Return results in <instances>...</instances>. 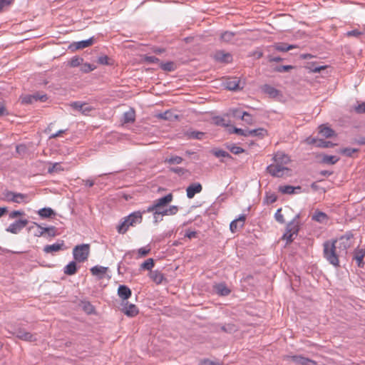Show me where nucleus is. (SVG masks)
<instances>
[{"mask_svg": "<svg viewBox=\"0 0 365 365\" xmlns=\"http://www.w3.org/2000/svg\"><path fill=\"white\" fill-rule=\"evenodd\" d=\"M213 154L217 158H232V156L230 155L229 153H227V152H226L225 150H215V151H213Z\"/></svg>", "mask_w": 365, "mask_h": 365, "instance_id": "864d4df0", "label": "nucleus"}, {"mask_svg": "<svg viewBox=\"0 0 365 365\" xmlns=\"http://www.w3.org/2000/svg\"><path fill=\"white\" fill-rule=\"evenodd\" d=\"M131 290L126 285H120L118 288V294L123 300H126L131 296Z\"/></svg>", "mask_w": 365, "mask_h": 365, "instance_id": "b1692460", "label": "nucleus"}, {"mask_svg": "<svg viewBox=\"0 0 365 365\" xmlns=\"http://www.w3.org/2000/svg\"><path fill=\"white\" fill-rule=\"evenodd\" d=\"M122 312L126 316L133 317L138 314V309L135 304L125 302L123 304Z\"/></svg>", "mask_w": 365, "mask_h": 365, "instance_id": "2eb2a0df", "label": "nucleus"}, {"mask_svg": "<svg viewBox=\"0 0 365 365\" xmlns=\"http://www.w3.org/2000/svg\"><path fill=\"white\" fill-rule=\"evenodd\" d=\"M38 214L42 218H48L56 215L54 210L51 207H43L38 211Z\"/></svg>", "mask_w": 365, "mask_h": 365, "instance_id": "473e14b6", "label": "nucleus"}, {"mask_svg": "<svg viewBox=\"0 0 365 365\" xmlns=\"http://www.w3.org/2000/svg\"><path fill=\"white\" fill-rule=\"evenodd\" d=\"M343 256L344 255L339 252L336 241L327 240L323 243V257L334 267L340 266L339 257Z\"/></svg>", "mask_w": 365, "mask_h": 365, "instance_id": "f257e3e1", "label": "nucleus"}, {"mask_svg": "<svg viewBox=\"0 0 365 365\" xmlns=\"http://www.w3.org/2000/svg\"><path fill=\"white\" fill-rule=\"evenodd\" d=\"M150 252V249L148 247H141L138 249V253L140 257H145L148 255Z\"/></svg>", "mask_w": 365, "mask_h": 365, "instance_id": "338daca9", "label": "nucleus"}, {"mask_svg": "<svg viewBox=\"0 0 365 365\" xmlns=\"http://www.w3.org/2000/svg\"><path fill=\"white\" fill-rule=\"evenodd\" d=\"M61 170H63V168H61L60 163H55L51 164V166L48 168V173H58Z\"/></svg>", "mask_w": 365, "mask_h": 365, "instance_id": "603ef678", "label": "nucleus"}, {"mask_svg": "<svg viewBox=\"0 0 365 365\" xmlns=\"http://www.w3.org/2000/svg\"><path fill=\"white\" fill-rule=\"evenodd\" d=\"M358 152V149L352 148H345L340 150L339 153L347 157H352L353 154Z\"/></svg>", "mask_w": 365, "mask_h": 365, "instance_id": "c03bdc74", "label": "nucleus"}, {"mask_svg": "<svg viewBox=\"0 0 365 365\" xmlns=\"http://www.w3.org/2000/svg\"><path fill=\"white\" fill-rule=\"evenodd\" d=\"M249 129L244 130L242 128H234L233 133L244 137H248Z\"/></svg>", "mask_w": 365, "mask_h": 365, "instance_id": "e2e57ef3", "label": "nucleus"}, {"mask_svg": "<svg viewBox=\"0 0 365 365\" xmlns=\"http://www.w3.org/2000/svg\"><path fill=\"white\" fill-rule=\"evenodd\" d=\"M150 278L156 283L160 284L164 279L163 274L159 271H153L150 273Z\"/></svg>", "mask_w": 365, "mask_h": 365, "instance_id": "4c0bfd02", "label": "nucleus"}, {"mask_svg": "<svg viewBox=\"0 0 365 365\" xmlns=\"http://www.w3.org/2000/svg\"><path fill=\"white\" fill-rule=\"evenodd\" d=\"M71 106L80 112L83 115H88V113L93 110V108L89 106L86 103H81L80 101H76L71 103Z\"/></svg>", "mask_w": 365, "mask_h": 365, "instance_id": "9d476101", "label": "nucleus"}, {"mask_svg": "<svg viewBox=\"0 0 365 365\" xmlns=\"http://www.w3.org/2000/svg\"><path fill=\"white\" fill-rule=\"evenodd\" d=\"M309 143L315 144L318 148H331L334 146V143L330 141L322 140V139H312Z\"/></svg>", "mask_w": 365, "mask_h": 365, "instance_id": "c756f323", "label": "nucleus"}, {"mask_svg": "<svg viewBox=\"0 0 365 365\" xmlns=\"http://www.w3.org/2000/svg\"><path fill=\"white\" fill-rule=\"evenodd\" d=\"M160 67L164 71H173L176 69V66L173 61H168L166 63H160Z\"/></svg>", "mask_w": 365, "mask_h": 365, "instance_id": "ea45409f", "label": "nucleus"}, {"mask_svg": "<svg viewBox=\"0 0 365 365\" xmlns=\"http://www.w3.org/2000/svg\"><path fill=\"white\" fill-rule=\"evenodd\" d=\"M267 134V132L265 129L259 128L253 130H249L248 131V137L249 136H258V137H264Z\"/></svg>", "mask_w": 365, "mask_h": 365, "instance_id": "c9c22d12", "label": "nucleus"}, {"mask_svg": "<svg viewBox=\"0 0 365 365\" xmlns=\"http://www.w3.org/2000/svg\"><path fill=\"white\" fill-rule=\"evenodd\" d=\"M108 267L96 265L91 268L90 271L93 276L98 277V279L104 278Z\"/></svg>", "mask_w": 365, "mask_h": 365, "instance_id": "6ab92c4d", "label": "nucleus"}, {"mask_svg": "<svg viewBox=\"0 0 365 365\" xmlns=\"http://www.w3.org/2000/svg\"><path fill=\"white\" fill-rule=\"evenodd\" d=\"M154 267V260L152 258H149L146 259L144 262H143L140 265V268L145 270H151V269Z\"/></svg>", "mask_w": 365, "mask_h": 365, "instance_id": "37998d69", "label": "nucleus"}, {"mask_svg": "<svg viewBox=\"0 0 365 365\" xmlns=\"http://www.w3.org/2000/svg\"><path fill=\"white\" fill-rule=\"evenodd\" d=\"M216 61L222 63H230L232 60V57L230 53H225L222 51H218L215 54Z\"/></svg>", "mask_w": 365, "mask_h": 365, "instance_id": "412c9836", "label": "nucleus"}, {"mask_svg": "<svg viewBox=\"0 0 365 365\" xmlns=\"http://www.w3.org/2000/svg\"><path fill=\"white\" fill-rule=\"evenodd\" d=\"M365 256V249H357L354 252V259L356 261L359 267L364 266L363 259Z\"/></svg>", "mask_w": 365, "mask_h": 365, "instance_id": "cd10ccee", "label": "nucleus"}, {"mask_svg": "<svg viewBox=\"0 0 365 365\" xmlns=\"http://www.w3.org/2000/svg\"><path fill=\"white\" fill-rule=\"evenodd\" d=\"M142 220V212L140 211L133 212L123 218V221L117 227V230L120 234H125L130 226L133 227L140 224Z\"/></svg>", "mask_w": 365, "mask_h": 365, "instance_id": "f03ea898", "label": "nucleus"}, {"mask_svg": "<svg viewBox=\"0 0 365 365\" xmlns=\"http://www.w3.org/2000/svg\"><path fill=\"white\" fill-rule=\"evenodd\" d=\"M294 236H295L294 234H292V232H288L287 230H286L282 238L286 240L287 244H289L293 241Z\"/></svg>", "mask_w": 365, "mask_h": 365, "instance_id": "bf43d9fd", "label": "nucleus"}, {"mask_svg": "<svg viewBox=\"0 0 365 365\" xmlns=\"http://www.w3.org/2000/svg\"><path fill=\"white\" fill-rule=\"evenodd\" d=\"M173 196L171 193H169L159 199H157L154 201L155 206L160 209V210H163L165 209V207L172 202Z\"/></svg>", "mask_w": 365, "mask_h": 365, "instance_id": "9b49d317", "label": "nucleus"}, {"mask_svg": "<svg viewBox=\"0 0 365 365\" xmlns=\"http://www.w3.org/2000/svg\"><path fill=\"white\" fill-rule=\"evenodd\" d=\"M319 133L325 138H330L334 135V131L329 127L321 125L319 126Z\"/></svg>", "mask_w": 365, "mask_h": 365, "instance_id": "f704fd0d", "label": "nucleus"}, {"mask_svg": "<svg viewBox=\"0 0 365 365\" xmlns=\"http://www.w3.org/2000/svg\"><path fill=\"white\" fill-rule=\"evenodd\" d=\"M163 216H164L163 215V210H157L155 212H154L153 213V218H154V222L155 223H158V222L163 220Z\"/></svg>", "mask_w": 365, "mask_h": 365, "instance_id": "0e129e2a", "label": "nucleus"}, {"mask_svg": "<svg viewBox=\"0 0 365 365\" xmlns=\"http://www.w3.org/2000/svg\"><path fill=\"white\" fill-rule=\"evenodd\" d=\"M299 214H297L294 216L291 222H289L286 227V230L288 232H292L295 235V237L297 236L298 232L299 231Z\"/></svg>", "mask_w": 365, "mask_h": 365, "instance_id": "f8f14e48", "label": "nucleus"}, {"mask_svg": "<svg viewBox=\"0 0 365 365\" xmlns=\"http://www.w3.org/2000/svg\"><path fill=\"white\" fill-rule=\"evenodd\" d=\"M1 199L6 202H14L17 204H26L30 201L27 194L16 192L8 190L2 192Z\"/></svg>", "mask_w": 365, "mask_h": 365, "instance_id": "7ed1b4c3", "label": "nucleus"}, {"mask_svg": "<svg viewBox=\"0 0 365 365\" xmlns=\"http://www.w3.org/2000/svg\"><path fill=\"white\" fill-rule=\"evenodd\" d=\"M135 120V110L133 108H130L128 111L123 113L121 121L123 122V123H133Z\"/></svg>", "mask_w": 365, "mask_h": 365, "instance_id": "a878e982", "label": "nucleus"}, {"mask_svg": "<svg viewBox=\"0 0 365 365\" xmlns=\"http://www.w3.org/2000/svg\"><path fill=\"white\" fill-rule=\"evenodd\" d=\"M225 86L230 91H237L240 89V80L237 78L228 79L225 83Z\"/></svg>", "mask_w": 365, "mask_h": 365, "instance_id": "bb28decb", "label": "nucleus"}, {"mask_svg": "<svg viewBox=\"0 0 365 365\" xmlns=\"http://www.w3.org/2000/svg\"><path fill=\"white\" fill-rule=\"evenodd\" d=\"M339 158L336 155H324L322 159L323 163L334 165L339 161Z\"/></svg>", "mask_w": 365, "mask_h": 365, "instance_id": "e433bc0d", "label": "nucleus"}, {"mask_svg": "<svg viewBox=\"0 0 365 365\" xmlns=\"http://www.w3.org/2000/svg\"><path fill=\"white\" fill-rule=\"evenodd\" d=\"M83 309L87 314H92L94 312V307L88 302H86L83 303Z\"/></svg>", "mask_w": 365, "mask_h": 365, "instance_id": "4d7b16f0", "label": "nucleus"}, {"mask_svg": "<svg viewBox=\"0 0 365 365\" xmlns=\"http://www.w3.org/2000/svg\"><path fill=\"white\" fill-rule=\"evenodd\" d=\"M235 33L232 31H226L221 34L220 40L225 43H232Z\"/></svg>", "mask_w": 365, "mask_h": 365, "instance_id": "2f4dec72", "label": "nucleus"}, {"mask_svg": "<svg viewBox=\"0 0 365 365\" xmlns=\"http://www.w3.org/2000/svg\"><path fill=\"white\" fill-rule=\"evenodd\" d=\"M240 119L244 120L246 123L252 125L254 123L253 117L251 114L246 111H243L240 115Z\"/></svg>", "mask_w": 365, "mask_h": 365, "instance_id": "79ce46f5", "label": "nucleus"}, {"mask_svg": "<svg viewBox=\"0 0 365 365\" xmlns=\"http://www.w3.org/2000/svg\"><path fill=\"white\" fill-rule=\"evenodd\" d=\"M246 220L245 215H241L237 219L232 220L230 225V230L232 232H235L238 228H242Z\"/></svg>", "mask_w": 365, "mask_h": 365, "instance_id": "f3484780", "label": "nucleus"}, {"mask_svg": "<svg viewBox=\"0 0 365 365\" xmlns=\"http://www.w3.org/2000/svg\"><path fill=\"white\" fill-rule=\"evenodd\" d=\"M170 171L179 175H182L186 173V169L180 167L170 168Z\"/></svg>", "mask_w": 365, "mask_h": 365, "instance_id": "69168bd1", "label": "nucleus"}, {"mask_svg": "<svg viewBox=\"0 0 365 365\" xmlns=\"http://www.w3.org/2000/svg\"><path fill=\"white\" fill-rule=\"evenodd\" d=\"M213 121H214L215 124L217 125H221V126H224V127L227 126L226 120L222 117L216 116V117L213 118Z\"/></svg>", "mask_w": 365, "mask_h": 365, "instance_id": "5fc2aeb1", "label": "nucleus"}, {"mask_svg": "<svg viewBox=\"0 0 365 365\" xmlns=\"http://www.w3.org/2000/svg\"><path fill=\"white\" fill-rule=\"evenodd\" d=\"M83 59L79 56H73L69 61L71 67H77L83 63Z\"/></svg>", "mask_w": 365, "mask_h": 365, "instance_id": "49530a36", "label": "nucleus"}, {"mask_svg": "<svg viewBox=\"0 0 365 365\" xmlns=\"http://www.w3.org/2000/svg\"><path fill=\"white\" fill-rule=\"evenodd\" d=\"M287 359H290L292 362L299 365H316L317 363L314 360L304 357L302 355L287 356Z\"/></svg>", "mask_w": 365, "mask_h": 365, "instance_id": "1a4fd4ad", "label": "nucleus"}, {"mask_svg": "<svg viewBox=\"0 0 365 365\" xmlns=\"http://www.w3.org/2000/svg\"><path fill=\"white\" fill-rule=\"evenodd\" d=\"M221 330L225 332L232 333L236 331V327L234 324H229L227 325L222 326Z\"/></svg>", "mask_w": 365, "mask_h": 365, "instance_id": "13d9d810", "label": "nucleus"}, {"mask_svg": "<svg viewBox=\"0 0 365 365\" xmlns=\"http://www.w3.org/2000/svg\"><path fill=\"white\" fill-rule=\"evenodd\" d=\"M274 218L278 222L283 224L284 222V216L282 214V208H279L274 214Z\"/></svg>", "mask_w": 365, "mask_h": 365, "instance_id": "052dcab7", "label": "nucleus"}, {"mask_svg": "<svg viewBox=\"0 0 365 365\" xmlns=\"http://www.w3.org/2000/svg\"><path fill=\"white\" fill-rule=\"evenodd\" d=\"M90 252V246L88 244H82L76 245L73 250V256L74 259L78 262H83L87 260Z\"/></svg>", "mask_w": 365, "mask_h": 365, "instance_id": "39448f33", "label": "nucleus"}, {"mask_svg": "<svg viewBox=\"0 0 365 365\" xmlns=\"http://www.w3.org/2000/svg\"><path fill=\"white\" fill-rule=\"evenodd\" d=\"M202 190V187L200 183L195 182L190 184L186 189L187 197L189 199H192L194 197L195 194L200 193Z\"/></svg>", "mask_w": 365, "mask_h": 365, "instance_id": "dca6fc26", "label": "nucleus"}, {"mask_svg": "<svg viewBox=\"0 0 365 365\" xmlns=\"http://www.w3.org/2000/svg\"><path fill=\"white\" fill-rule=\"evenodd\" d=\"M185 135L188 139L202 140L205 133L201 131L189 130L185 133Z\"/></svg>", "mask_w": 365, "mask_h": 365, "instance_id": "c85d7f7f", "label": "nucleus"}, {"mask_svg": "<svg viewBox=\"0 0 365 365\" xmlns=\"http://www.w3.org/2000/svg\"><path fill=\"white\" fill-rule=\"evenodd\" d=\"M267 172L272 176L280 178L282 177L286 171H288L289 169L282 165L279 164H271L267 168Z\"/></svg>", "mask_w": 365, "mask_h": 365, "instance_id": "0eeeda50", "label": "nucleus"}, {"mask_svg": "<svg viewBox=\"0 0 365 365\" xmlns=\"http://www.w3.org/2000/svg\"><path fill=\"white\" fill-rule=\"evenodd\" d=\"M159 118L164 120H172L173 118H176L177 116L171 111L166 110L165 112L159 114Z\"/></svg>", "mask_w": 365, "mask_h": 365, "instance_id": "8fccbe9b", "label": "nucleus"}, {"mask_svg": "<svg viewBox=\"0 0 365 365\" xmlns=\"http://www.w3.org/2000/svg\"><path fill=\"white\" fill-rule=\"evenodd\" d=\"M77 270V264L75 261H71L63 268V272L66 275H73Z\"/></svg>", "mask_w": 365, "mask_h": 365, "instance_id": "7c9ffc66", "label": "nucleus"}, {"mask_svg": "<svg viewBox=\"0 0 365 365\" xmlns=\"http://www.w3.org/2000/svg\"><path fill=\"white\" fill-rule=\"evenodd\" d=\"M36 102L34 94L26 95L21 98V103L24 104H31Z\"/></svg>", "mask_w": 365, "mask_h": 365, "instance_id": "3c124183", "label": "nucleus"}, {"mask_svg": "<svg viewBox=\"0 0 365 365\" xmlns=\"http://www.w3.org/2000/svg\"><path fill=\"white\" fill-rule=\"evenodd\" d=\"M293 68H294V66H289V65L279 66L274 68V71L277 72H279V73H284V72H288Z\"/></svg>", "mask_w": 365, "mask_h": 365, "instance_id": "6e6d98bb", "label": "nucleus"}, {"mask_svg": "<svg viewBox=\"0 0 365 365\" xmlns=\"http://www.w3.org/2000/svg\"><path fill=\"white\" fill-rule=\"evenodd\" d=\"M97 62L99 64L101 65H112L113 62H111V60L108 58V56H101L98 58Z\"/></svg>", "mask_w": 365, "mask_h": 365, "instance_id": "09e8293b", "label": "nucleus"}, {"mask_svg": "<svg viewBox=\"0 0 365 365\" xmlns=\"http://www.w3.org/2000/svg\"><path fill=\"white\" fill-rule=\"evenodd\" d=\"M182 158L178 155L171 156L165 160V163L170 165H178L182 163Z\"/></svg>", "mask_w": 365, "mask_h": 365, "instance_id": "a19ab883", "label": "nucleus"}, {"mask_svg": "<svg viewBox=\"0 0 365 365\" xmlns=\"http://www.w3.org/2000/svg\"><path fill=\"white\" fill-rule=\"evenodd\" d=\"M35 224L39 229V232L38 235H36L37 236H42L46 233L48 234L49 237H55L57 235V230L53 226L44 227L37 223Z\"/></svg>", "mask_w": 365, "mask_h": 365, "instance_id": "aec40b11", "label": "nucleus"}, {"mask_svg": "<svg viewBox=\"0 0 365 365\" xmlns=\"http://www.w3.org/2000/svg\"><path fill=\"white\" fill-rule=\"evenodd\" d=\"M63 246H64L63 241H61V243L47 245L44 246L43 252L46 254L57 252H59L60 250H61L63 249Z\"/></svg>", "mask_w": 365, "mask_h": 365, "instance_id": "5701e85b", "label": "nucleus"}, {"mask_svg": "<svg viewBox=\"0 0 365 365\" xmlns=\"http://www.w3.org/2000/svg\"><path fill=\"white\" fill-rule=\"evenodd\" d=\"M178 211V206L171 205L168 208H165L163 210V215H175Z\"/></svg>", "mask_w": 365, "mask_h": 365, "instance_id": "de8ad7c7", "label": "nucleus"}, {"mask_svg": "<svg viewBox=\"0 0 365 365\" xmlns=\"http://www.w3.org/2000/svg\"><path fill=\"white\" fill-rule=\"evenodd\" d=\"M93 42H94V39L93 37H91L86 40H83V41H80L78 42L72 43L70 45V48L73 50L81 49V48H86V47H88V46L93 45Z\"/></svg>", "mask_w": 365, "mask_h": 365, "instance_id": "a211bd4d", "label": "nucleus"}, {"mask_svg": "<svg viewBox=\"0 0 365 365\" xmlns=\"http://www.w3.org/2000/svg\"><path fill=\"white\" fill-rule=\"evenodd\" d=\"M230 151L235 155L242 153L245 151L243 148L237 145H231L228 147Z\"/></svg>", "mask_w": 365, "mask_h": 365, "instance_id": "680f3d73", "label": "nucleus"}, {"mask_svg": "<svg viewBox=\"0 0 365 365\" xmlns=\"http://www.w3.org/2000/svg\"><path fill=\"white\" fill-rule=\"evenodd\" d=\"M275 50L280 52H287L294 48H296L294 45H289L285 43H279L274 46Z\"/></svg>", "mask_w": 365, "mask_h": 365, "instance_id": "72a5a7b5", "label": "nucleus"}, {"mask_svg": "<svg viewBox=\"0 0 365 365\" xmlns=\"http://www.w3.org/2000/svg\"><path fill=\"white\" fill-rule=\"evenodd\" d=\"M13 334L17 338L26 341H35L36 340V334H33L27 331L23 327H16L13 331Z\"/></svg>", "mask_w": 365, "mask_h": 365, "instance_id": "423d86ee", "label": "nucleus"}, {"mask_svg": "<svg viewBox=\"0 0 365 365\" xmlns=\"http://www.w3.org/2000/svg\"><path fill=\"white\" fill-rule=\"evenodd\" d=\"M300 186L293 187L292 185H280L279 186V191L282 192V194H294V193H298L301 190Z\"/></svg>", "mask_w": 365, "mask_h": 365, "instance_id": "4be33fe9", "label": "nucleus"}, {"mask_svg": "<svg viewBox=\"0 0 365 365\" xmlns=\"http://www.w3.org/2000/svg\"><path fill=\"white\" fill-rule=\"evenodd\" d=\"M213 289L219 296L225 297L231 293L230 289L225 282H220L213 285Z\"/></svg>", "mask_w": 365, "mask_h": 365, "instance_id": "4468645a", "label": "nucleus"}, {"mask_svg": "<svg viewBox=\"0 0 365 365\" xmlns=\"http://www.w3.org/2000/svg\"><path fill=\"white\" fill-rule=\"evenodd\" d=\"M327 218V214L321 211H316L312 216V220L319 222H323Z\"/></svg>", "mask_w": 365, "mask_h": 365, "instance_id": "58836bf2", "label": "nucleus"}, {"mask_svg": "<svg viewBox=\"0 0 365 365\" xmlns=\"http://www.w3.org/2000/svg\"><path fill=\"white\" fill-rule=\"evenodd\" d=\"M353 235L351 232H346L345 235L341 236L338 240H331L336 241V245L339 249V252H341L344 256L347 254V250L352 245L351 239Z\"/></svg>", "mask_w": 365, "mask_h": 365, "instance_id": "20e7f679", "label": "nucleus"}, {"mask_svg": "<svg viewBox=\"0 0 365 365\" xmlns=\"http://www.w3.org/2000/svg\"><path fill=\"white\" fill-rule=\"evenodd\" d=\"M262 91L267 94L270 98H278L282 97V93L274 87L265 84L262 87Z\"/></svg>", "mask_w": 365, "mask_h": 365, "instance_id": "ddd939ff", "label": "nucleus"}, {"mask_svg": "<svg viewBox=\"0 0 365 365\" xmlns=\"http://www.w3.org/2000/svg\"><path fill=\"white\" fill-rule=\"evenodd\" d=\"M200 364L201 365H220V363L217 361H214L212 360H210L208 359H204L200 361Z\"/></svg>", "mask_w": 365, "mask_h": 365, "instance_id": "774afa93", "label": "nucleus"}, {"mask_svg": "<svg viewBox=\"0 0 365 365\" xmlns=\"http://www.w3.org/2000/svg\"><path fill=\"white\" fill-rule=\"evenodd\" d=\"M29 223L26 219H20L16 220L6 228V231L12 234L19 233L24 227H25Z\"/></svg>", "mask_w": 365, "mask_h": 365, "instance_id": "6e6552de", "label": "nucleus"}, {"mask_svg": "<svg viewBox=\"0 0 365 365\" xmlns=\"http://www.w3.org/2000/svg\"><path fill=\"white\" fill-rule=\"evenodd\" d=\"M273 159H274L275 163L282 165H287L290 161L289 157L283 153H276L274 155Z\"/></svg>", "mask_w": 365, "mask_h": 365, "instance_id": "393cba45", "label": "nucleus"}, {"mask_svg": "<svg viewBox=\"0 0 365 365\" xmlns=\"http://www.w3.org/2000/svg\"><path fill=\"white\" fill-rule=\"evenodd\" d=\"M96 68V66L94 64H91L89 63H86L82 64L81 67V71L83 73H88L92 71H94Z\"/></svg>", "mask_w": 365, "mask_h": 365, "instance_id": "a18cd8bd", "label": "nucleus"}]
</instances>
